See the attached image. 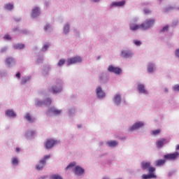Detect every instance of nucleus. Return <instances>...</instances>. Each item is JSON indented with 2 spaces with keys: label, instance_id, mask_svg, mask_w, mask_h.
<instances>
[{
  "label": "nucleus",
  "instance_id": "58836bf2",
  "mask_svg": "<svg viewBox=\"0 0 179 179\" xmlns=\"http://www.w3.org/2000/svg\"><path fill=\"white\" fill-rule=\"evenodd\" d=\"M167 30H169V26L168 25L164 27L163 29H162V31H167Z\"/></svg>",
  "mask_w": 179,
  "mask_h": 179
},
{
  "label": "nucleus",
  "instance_id": "dca6fc26",
  "mask_svg": "<svg viewBox=\"0 0 179 179\" xmlns=\"http://www.w3.org/2000/svg\"><path fill=\"white\" fill-rule=\"evenodd\" d=\"M138 90L139 93H143L144 94H146L148 92H146V90H145V85L143 84H139L138 85Z\"/></svg>",
  "mask_w": 179,
  "mask_h": 179
},
{
  "label": "nucleus",
  "instance_id": "7c9ffc66",
  "mask_svg": "<svg viewBox=\"0 0 179 179\" xmlns=\"http://www.w3.org/2000/svg\"><path fill=\"white\" fill-rule=\"evenodd\" d=\"M19 164V161L17 160V158L14 157L12 159V164H13L14 166H17V164Z\"/></svg>",
  "mask_w": 179,
  "mask_h": 179
},
{
  "label": "nucleus",
  "instance_id": "1a4fd4ad",
  "mask_svg": "<svg viewBox=\"0 0 179 179\" xmlns=\"http://www.w3.org/2000/svg\"><path fill=\"white\" fill-rule=\"evenodd\" d=\"M62 92V87L61 84H57V85H54L52 87V92L54 94L61 93Z\"/></svg>",
  "mask_w": 179,
  "mask_h": 179
},
{
  "label": "nucleus",
  "instance_id": "864d4df0",
  "mask_svg": "<svg viewBox=\"0 0 179 179\" xmlns=\"http://www.w3.org/2000/svg\"><path fill=\"white\" fill-rule=\"evenodd\" d=\"M159 1H162V0H159Z\"/></svg>",
  "mask_w": 179,
  "mask_h": 179
},
{
  "label": "nucleus",
  "instance_id": "0eeeda50",
  "mask_svg": "<svg viewBox=\"0 0 179 179\" xmlns=\"http://www.w3.org/2000/svg\"><path fill=\"white\" fill-rule=\"evenodd\" d=\"M108 71L109 72H113V73H115L116 75H120L122 72V70L118 67H114L113 66H109L108 68Z\"/></svg>",
  "mask_w": 179,
  "mask_h": 179
},
{
  "label": "nucleus",
  "instance_id": "ddd939ff",
  "mask_svg": "<svg viewBox=\"0 0 179 179\" xmlns=\"http://www.w3.org/2000/svg\"><path fill=\"white\" fill-rule=\"evenodd\" d=\"M156 175L155 174V172H149L148 175L143 174L142 175L143 179H152V178H156Z\"/></svg>",
  "mask_w": 179,
  "mask_h": 179
},
{
  "label": "nucleus",
  "instance_id": "423d86ee",
  "mask_svg": "<svg viewBox=\"0 0 179 179\" xmlns=\"http://www.w3.org/2000/svg\"><path fill=\"white\" fill-rule=\"evenodd\" d=\"M78 62H82V57H75L67 59L68 65H72L73 64H78Z\"/></svg>",
  "mask_w": 179,
  "mask_h": 179
},
{
  "label": "nucleus",
  "instance_id": "c03bdc74",
  "mask_svg": "<svg viewBox=\"0 0 179 179\" xmlns=\"http://www.w3.org/2000/svg\"><path fill=\"white\" fill-rule=\"evenodd\" d=\"M16 78H17V79H20V72L17 73Z\"/></svg>",
  "mask_w": 179,
  "mask_h": 179
},
{
  "label": "nucleus",
  "instance_id": "c85d7f7f",
  "mask_svg": "<svg viewBox=\"0 0 179 179\" xmlns=\"http://www.w3.org/2000/svg\"><path fill=\"white\" fill-rule=\"evenodd\" d=\"M75 166H76V162H71L66 168V170H69V169H72V167H75Z\"/></svg>",
  "mask_w": 179,
  "mask_h": 179
},
{
  "label": "nucleus",
  "instance_id": "49530a36",
  "mask_svg": "<svg viewBox=\"0 0 179 179\" xmlns=\"http://www.w3.org/2000/svg\"><path fill=\"white\" fill-rule=\"evenodd\" d=\"M6 50H7L6 48L1 49V52H5L6 51Z\"/></svg>",
  "mask_w": 179,
  "mask_h": 179
},
{
  "label": "nucleus",
  "instance_id": "603ef678",
  "mask_svg": "<svg viewBox=\"0 0 179 179\" xmlns=\"http://www.w3.org/2000/svg\"><path fill=\"white\" fill-rule=\"evenodd\" d=\"M103 179H108V178H103Z\"/></svg>",
  "mask_w": 179,
  "mask_h": 179
},
{
  "label": "nucleus",
  "instance_id": "ea45409f",
  "mask_svg": "<svg viewBox=\"0 0 179 179\" xmlns=\"http://www.w3.org/2000/svg\"><path fill=\"white\" fill-rule=\"evenodd\" d=\"M50 24H46L45 27H44V30L45 31H47V30H48V29H50Z\"/></svg>",
  "mask_w": 179,
  "mask_h": 179
},
{
  "label": "nucleus",
  "instance_id": "de8ad7c7",
  "mask_svg": "<svg viewBox=\"0 0 179 179\" xmlns=\"http://www.w3.org/2000/svg\"><path fill=\"white\" fill-rule=\"evenodd\" d=\"M164 91L165 92V93H167V92H169V89L164 88Z\"/></svg>",
  "mask_w": 179,
  "mask_h": 179
},
{
  "label": "nucleus",
  "instance_id": "c9c22d12",
  "mask_svg": "<svg viewBox=\"0 0 179 179\" xmlns=\"http://www.w3.org/2000/svg\"><path fill=\"white\" fill-rule=\"evenodd\" d=\"M134 44H135V45H141L142 44V42H141V41L138 40H134Z\"/></svg>",
  "mask_w": 179,
  "mask_h": 179
},
{
  "label": "nucleus",
  "instance_id": "f3484780",
  "mask_svg": "<svg viewBox=\"0 0 179 179\" xmlns=\"http://www.w3.org/2000/svg\"><path fill=\"white\" fill-rule=\"evenodd\" d=\"M166 138H162L161 140H159L157 141V148H163V145L164 143H166Z\"/></svg>",
  "mask_w": 179,
  "mask_h": 179
},
{
  "label": "nucleus",
  "instance_id": "2eb2a0df",
  "mask_svg": "<svg viewBox=\"0 0 179 179\" xmlns=\"http://www.w3.org/2000/svg\"><path fill=\"white\" fill-rule=\"evenodd\" d=\"M49 113H52V114H53L54 115H59V114H61L62 113V110H58L55 108H50L49 110Z\"/></svg>",
  "mask_w": 179,
  "mask_h": 179
},
{
  "label": "nucleus",
  "instance_id": "20e7f679",
  "mask_svg": "<svg viewBox=\"0 0 179 179\" xmlns=\"http://www.w3.org/2000/svg\"><path fill=\"white\" fill-rule=\"evenodd\" d=\"M57 143H58V142L54 139H48L45 143V148H46V149H51V148L55 146Z\"/></svg>",
  "mask_w": 179,
  "mask_h": 179
},
{
  "label": "nucleus",
  "instance_id": "bb28decb",
  "mask_svg": "<svg viewBox=\"0 0 179 179\" xmlns=\"http://www.w3.org/2000/svg\"><path fill=\"white\" fill-rule=\"evenodd\" d=\"M155 69V66H153V64H150L148 66V71L150 73H152Z\"/></svg>",
  "mask_w": 179,
  "mask_h": 179
},
{
  "label": "nucleus",
  "instance_id": "e433bc0d",
  "mask_svg": "<svg viewBox=\"0 0 179 179\" xmlns=\"http://www.w3.org/2000/svg\"><path fill=\"white\" fill-rule=\"evenodd\" d=\"M173 89L175 92H179V85H176L173 87Z\"/></svg>",
  "mask_w": 179,
  "mask_h": 179
},
{
  "label": "nucleus",
  "instance_id": "4c0bfd02",
  "mask_svg": "<svg viewBox=\"0 0 179 179\" xmlns=\"http://www.w3.org/2000/svg\"><path fill=\"white\" fill-rule=\"evenodd\" d=\"M3 38L5 40H12V38L10 37V36L9 34H6L4 36Z\"/></svg>",
  "mask_w": 179,
  "mask_h": 179
},
{
  "label": "nucleus",
  "instance_id": "4468645a",
  "mask_svg": "<svg viewBox=\"0 0 179 179\" xmlns=\"http://www.w3.org/2000/svg\"><path fill=\"white\" fill-rule=\"evenodd\" d=\"M39 15H40V8L38 7H36L32 9L31 17H37V16H39Z\"/></svg>",
  "mask_w": 179,
  "mask_h": 179
},
{
  "label": "nucleus",
  "instance_id": "7ed1b4c3",
  "mask_svg": "<svg viewBox=\"0 0 179 179\" xmlns=\"http://www.w3.org/2000/svg\"><path fill=\"white\" fill-rule=\"evenodd\" d=\"M141 168L143 170H148V173H155L156 168L150 166V162H142Z\"/></svg>",
  "mask_w": 179,
  "mask_h": 179
},
{
  "label": "nucleus",
  "instance_id": "f704fd0d",
  "mask_svg": "<svg viewBox=\"0 0 179 179\" xmlns=\"http://www.w3.org/2000/svg\"><path fill=\"white\" fill-rule=\"evenodd\" d=\"M52 179H63L59 175H53L51 177Z\"/></svg>",
  "mask_w": 179,
  "mask_h": 179
},
{
  "label": "nucleus",
  "instance_id": "6e6552de",
  "mask_svg": "<svg viewBox=\"0 0 179 179\" xmlns=\"http://www.w3.org/2000/svg\"><path fill=\"white\" fill-rule=\"evenodd\" d=\"M143 122H138L133 124L129 129V131H136V129H139V128H142L143 127Z\"/></svg>",
  "mask_w": 179,
  "mask_h": 179
},
{
  "label": "nucleus",
  "instance_id": "79ce46f5",
  "mask_svg": "<svg viewBox=\"0 0 179 179\" xmlns=\"http://www.w3.org/2000/svg\"><path fill=\"white\" fill-rule=\"evenodd\" d=\"M36 106H43V102L40 101H37L36 102Z\"/></svg>",
  "mask_w": 179,
  "mask_h": 179
},
{
  "label": "nucleus",
  "instance_id": "a211bd4d",
  "mask_svg": "<svg viewBox=\"0 0 179 179\" xmlns=\"http://www.w3.org/2000/svg\"><path fill=\"white\" fill-rule=\"evenodd\" d=\"M124 5H125V1L123 0L122 1L112 3L111 6H124Z\"/></svg>",
  "mask_w": 179,
  "mask_h": 179
},
{
  "label": "nucleus",
  "instance_id": "72a5a7b5",
  "mask_svg": "<svg viewBox=\"0 0 179 179\" xmlns=\"http://www.w3.org/2000/svg\"><path fill=\"white\" fill-rule=\"evenodd\" d=\"M65 64V59H60L57 64L58 66H62Z\"/></svg>",
  "mask_w": 179,
  "mask_h": 179
},
{
  "label": "nucleus",
  "instance_id": "f8f14e48",
  "mask_svg": "<svg viewBox=\"0 0 179 179\" xmlns=\"http://www.w3.org/2000/svg\"><path fill=\"white\" fill-rule=\"evenodd\" d=\"M96 95L99 99H102V97H105L106 94L103 92V90L101 87L96 88Z\"/></svg>",
  "mask_w": 179,
  "mask_h": 179
},
{
  "label": "nucleus",
  "instance_id": "4be33fe9",
  "mask_svg": "<svg viewBox=\"0 0 179 179\" xmlns=\"http://www.w3.org/2000/svg\"><path fill=\"white\" fill-rule=\"evenodd\" d=\"M25 119L27 120V121H28V122H34V118L31 117L30 113H27L25 115Z\"/></svg>",
  "mask_w": 179,
  "mask_h": 179
},
{
  "label": "nucleus",
  "instance_id": "c756f323",
  "mask_svg": "<svg viewBox=\"0 0 179 179\" xmlns=\"http://www.w3.org/2000/svg\"><path fill=\"white\" fill-rule=\"evenodd\" d=\"M29 80H30V78H29V77L22 78L21 80V85H24V83H27V82H29Z\"/></svg>",
  "mask_w": 179,
  "mask_h": 179
},
{
  "label": "nucleus",
  "instance_id": "473e14b6",
  "mask_svg": "<svg viewBox=\"0 0 179 179\" xmlns=\"http://www.w3.org/2000/svg\"><path fill=\"white\" fill-rule=\"evenodd\" d=\"M34 134H36L35 131H27L26 136H33V135H34Z\"/></svg>",
  "mask_w": 179,
  "mask_h": 179
},
{
  "label": "nucleus",
  "instance_id": "3c124183",
  "mask_svg": "<svg viewBox=\"0 0 179 179\" xmlns=\"http://www.w3.org/2000/svg\"><path fill=\"white\" fill-rule=\"evenodd\" d=\"M93 1V2H99V1H100V0H92Z\"/></svg>",
  "mask_w": 179,
  "mask_h": 179
},
{
  "label": "nucleus",
  "instance_id": "39448f33",
  "mask_svg": "<svg viewBox=\"0 0 179 179\" xmlns=\"http://www.w3.org/2000/svg\"><path fill=\"white\" fill-rule=\"evenodd\" d=\"M178 156H179L178 152H176L172 154H168V155H164V159H165V160H176V159L178 158Z\"/></svg>",
  "mask_w": 179,
  "mask_h": 179
},
{
  "label": "nucleus",
  "instance_id": "f03ea898",
  "mask_svg": "<svg viewBox=\"0 0 179 179\" xmlns=\"http://www.w3.org/2000/svg\"><path fill=\"white\" fill-rule=\"evenodd\" d=\"M50 157H51V155H45L43 158L39 161V164L36 165V170H43V169H44V166H45V162L48 160Z\"/></svg>",
  "mask_w": 179,
  "mask_h": 179
},
{
  "label": "nucleus",
  "instance_id": "6ab92c4d",
  "mask_svg": "<svg viewBox=\"0 0 179 179\" xmlns=\"http://www.w3.org/2000/svg\"><path fill=\"white\" fill-rule=\"evenodd\" d=\"M6 115L7 117H16V113L13 110H6Z\"/></svg>",
  "mask_w": 179,
  "mask_h": 179
},
{
  "label": "nucleus",
  "instance_id": "9b49d317",
  "mask_svg": "<svg viewBox=\"0 0 179 179\" xmlns=\"http://www.w3.org/2000/svg\"><path fill=\"white\" fill-rule=\"evenodd\" d=\"M121 55L123 58H130V57H132V52L131 50H123Z\"/></svg>",
  "mask_w": 179,
  "mask_h": 179
},
{
  "label": "nucleus",
  "instance_id": "8fccbe9b",
  "mask_svg": "<svg viewBox=\"0 0 179 179\" xmlns=\"http://www.w3.org/2000/svg\"><path fill=\"white\" fill-rule=\"evenodd\" d=\"M176 150H179V145H176Z\"/></svg>",
  "mask_w": 179,
  "mask_h": 179
},
{
  "label": "nucleus",
  "instance_id": "a19ab883",
  "mask_svg": "<svg viewBox=\"0 0 179 179\" xmlns=\"http://www.w3.org/2000/svg\"><path fill=\"white\" fill-rule=\"evenodd\" d=\"M49 47H50L49 45H43V50H44V51H45V50H48V48Z\"/></svg>",
  "mask_w": 179,
  "mask_h": 179
},
{
  "label": "nucleus",
  "instance_id": "cd10ccee",
  "mask_svg": "<svg viewBox=\"0 0 179 179\" xmlns=\"http://www.w3.org/2000/svg\"><path fill=\"white\" fill-rule=\"evenodd\" d=\"M162 131L160 129H157V130H152L151 131L152 135H154V136H156V135H159Z\"/></svg>",
  "mask_w": 179,
  "mask_h": 179
},
{
  "label": "nucleus",
  "instance_id": "5701e85b",
  "mask_svg": "<svg viewBox=\"0 0 179 179\" xmlns=\"http://www.w3.org/2000/svg\"><path fill=\"white\" fill-rule=\"evenodd\" d=\"M114 101L116 104H120L121 103V95L116 94L114 97Z\"/></svg>",
  "mask_w": 179,
  "mask_h": 179
},
{
  "label": "nucleus",
  "instance_id": "9d476101",
  "mask_svg": "<svg viewBox=\"0 0 179 179\" xmlns=\"http://www.w3.org/2000/svg\"><path fill=\"white\" fill-rule=\"evenodd\" d=\"M73 171L76 176H83V174L85 173V169L79 166H77L74 168Z\"/></svg>",
  "mask_w": 179,
  "mask_h": 179
},
{
  "label": "nucleus",
  "instance_id": "412c9836",
  "mask_svg": "<svg viewBox=\"0 0 179 179\" xmlns=\"http://www.w3.org/2000/svg\"><path fill=\"white\" fill-rule=\"evenodd\" d=\"M15 50H23L24 48V44L23 43H17L13 45Z\"/></svg>",
  "mask_w": 179,
  "mask_h": 179
},
{
  "label": "nucleus",
  "instance_id": "b1692460",
  "mask_svg": "<svg viewBox=\"0 0 179 179\" xmlns=\"http://www.w3.org/2000/svg\"><path fill=\"white\" fill-rule=\"evenodd\" d=\"M6 62L7 65H10L12 62L15 63V59H13V57H8L6 59Z\"/></svg>",
  "mask_w": 179,
  "mask_h": 179
},
{
  "label": "nucleus",
  "instance_id": "aec40b11",
  "mask_svg": "<svg viewBox=\"0 0 179 179\" xmlns=\"http://www.w3.org/2000/svg\"><path fill=\"white\" fill-rule=\"evenodd\" d=\"M166 159H157L155 162V166H160L164 165V164L166 163Z\"/></svg>",
  "mask_w": 179,
  "mask_h": 179
},
{
  "label": "nucleus",
  "instance_id": "a878e982",
  "mask_svg": "<svg viewBox=\"0 0 179 179\" xmlns=\"http://www.w3.org/2000/svg\"><path fill=\"white\" fill-rule=\"evenodd\" d=\"M108 146H110L111 148H114V146H117L118 145V143L115 141L108 142Z\"/></svg>",
  "mask_w": 179,
  "mask_h": 179
},
{
  "label": "nucleus",
  "instance_id": "a18cd8bd",
  "mask_svg": "<svg viewBox=\"0 0 179 179\" xmlns=\"http://www.w3.org/2000/svg\"><path fill=\"white\" fill-rule=\"evenodd\" d=\"M47 102L48 103H46V104H51V99H48Z\"/></svg>",
  "mask_w": 179,
  "mask_h": 179
},
{
  "label": "nucleus",
  "instance_id": "37998d69",
  "mask_svg": "<svg viewBox=\"0 0 179 179\" xmlns=\"http://www.w3.org/2000/svg\"><path fill=\"white\" fill-rule=\"evenodd\" d=\"M144 12H145V15H148V14H149V13H151V11H150V10H148V9H145V10H144Z\"/></svg>",
  "mask_w": 179,
  "mask_h": 179
},
{
  "label": "nucleus",
  "instance_id": "f257e3e1",
  "mask_svg": "<svg viewBox=\"0 0 179 179\" xmlns=\"http://www.w3.org/2000/svg\"><path fill=\"white\" fill-rule=\"evenodd\" d=\"M153 24H155V20L150 19L146 20L145 22L142 23L141 25L136 24H131L129 25V27L130 30H132V31L139 30V29H141V30H148V29H150V27H152Z\"/></svg>",
  "mask_w": 179,
  "mask_h": 179
},
{
  "label": "nucleus",
  "instance_id": "393cba45",
  "mask_svg": "<svg viewBox=\"0 0 179 179\" xmlns=\"http://www.w3.org/2000/svg\"><path fill=\"white\" fill-rule=\"evenodd\" d=\"M5 9L7 10H12L13 9V4L11 3H7L4 6Z\"/></svg>",
  "mask_w": 179,
  "mask_h": 179
},
{
  "label": "nucleus",
  "instance_id": "2f4dec72",
  "mask_svg": "<svg viewBox=\"0 0 179 179\" xmlns=\"http://www.w3.org/2000/svg\"><path fill=\"white\" fill-rule=\"evenodd\" d=\"M64 31L65 34L69 33V24H66L64 28Z\"/></svg>",
  "mask_w": 179,
  "mask_h": 179
},
{
  "label": "nucleus",
  "instance_id": "09e8293b",
  "mask_svg": "<svg viewBox=\"0 0 179 179\" xmlns=\"http://www.w3.org/2000/svg\"><path fill=\"white\" fill-rule=\"evenodd\" d=\"M16 152H20V149L19 148H15Z\"/></svg>",
  "mask_w": 179,
  "mask_h": 179
}]
</instances>
